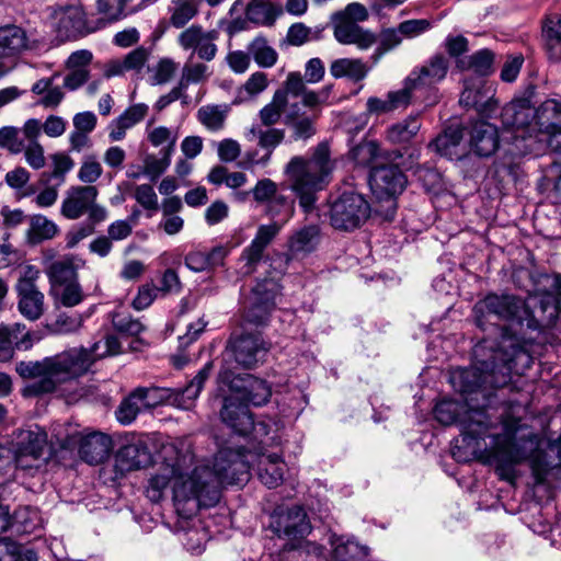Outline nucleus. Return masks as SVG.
I'll return each mask as SVG.
<instances>
[{
  "label": "nucleus",
  "mask_w": 561,
  "mask_h": 561,
  "mask_svg": "<svg viewBox=\"0 0 561 561\" xmlns=\"http://www.w3.org/2000/svg\"><path fill=\"white\" fill-rule=\"evenodd\" d=\"M49 24L62 41L84 36L100 28L99 24L88 20L81 4L53 9L49 14Z\"/></svg>",
  "instance_id": "nucleus-12"
},
{
  "label": "nucleus",
  "mask_w": 561,
  "mask_h": 561,
  "mask_svg": "<svg viewBox=\"0 0 561 561\" xmlns=\"http://www.w3.org/2000/svg\"><path fill=\"white\" fill-rule=\"evenodd\" d=\"M119 347L118 339L107 335L103 341L94 343L90 350L71 348L42 360L20 362L15 370L22 378L33 379L25 387V394L37 397L51 393L66 383L69 392L61 390V394L67 402H73L85 394L82 388H78L77 378L85 374L94 360L118 354Z\"/></svg>",
  "instance_id": "nucleus-3"
},
{
  "label": "nucleus",
  "mask_w": 561,
  "mask_h": 561,
  "mask_svg": "<svg viewBox=\"0 0 561 561\" xmlns=\"http://www.w3.org/2000/svg\"><path fill=\"white\" fill-rule=\"evenodd\" d=\"M248 51L261 68H272L278 60V54L263 36L255 37L248 46Z\"/></svg>",
  "instance_id": "nucleus-38"
},
{
  "label": "nucleus",
  "mask_w": 561,
  "mask_h": 561,
  "mask_svg": "<svg viewBox=\"0 0 561 561\" xmlns=\"http://www.w3.org/2000/svg\"><path fill=\"white\" fill-rule=\"evenodd\" d=\"M494 55L489 49H481L471 56L457 59V67L461 70H472L480 76H486L492 70Z\"/></svg>",
  "instance_id": "nucleus-41"
},
{
  "label": "nucleus",
  "mask_w": 561,
  "mask_h": 561,
  "mask_svg": "<svg viewBox=\"0 0 561 561\" xmlns=\"http://www.w3.org/2000/svg\"><path fill=\"white\" fill-rule=\"evenodd\" d=\"M277 191V184L271 179L259 180L254 187L251 190L252 196L256 203H268L266 207V214L272 218H275L278 215L277 210L275 209L276 205H286L285 197H276Z\"/></svg>",
  "instance_id": "nucleus-30"
},
{
  "label": "nucleus",
  "mask_w": 561,
  "mask_h": 561,
  "mask_svg": "<svg viewBox=\"0 0 561 561\" xmlns=\"http://www.w3.org/2000/svg\"><path fill=\"white\" fill-rule=\"evenodd\" d=\"M407 184L405 175L397 165L373 168L369 186L378 199H387L401 194Z\"/></svg>",
  "instance_id": "nucleus-22"
},
{
  "label": "nucleus",
  "mask_w": 561,
  "mask_h": 561,
  "mask_svg": "<svg viewBox=\"0 0 561 561\" xmlns=\"http://www.w3.org/2000/svg\"><path fill=\"white\" fill-rule=\"evenodd\" d=\"M370 207L362 194L344 192L330 205V222L334 229L350 231L369 217Z\"/></svg>",
  "instance_id": "nucleus-11"
},
{
  "label": "nucleus",
  "mask_w": 561,
  "mask_h": 561,
  "mask_svg": "<svg viewBox=\"0 0 561 561\" xmlns=\"http://www.w3.org/2000/svg\"><path fill=\"white\" fill-rule=\"evenodd\" d=\"M19 310L28 320H37L44 310V295L36 289L18 290Z\"/></svg>",
  "instance_id": "nucleus-37"
},
{
  "label": "nucleus",
  "mask_w": 561,
  "mask_h": 561,
  "mask_svg": "<svg viewBox=\"0 0 561 561\" xmlns=\"http://www.w3.org/2000/svg\"><path fill=\"white\" fill-rule=\"evenodd\" d=\"M402 39H412L431 28V22L425 19H413L401 22L397 27Z\"/></svg>",
  "instance_id": "nucleus-58"
},
{
  "label": "nucleus",
  "mask_w": 561,
  "mask_h": 561,
  "mask_svg": "<svg viewBox=\"0 0 561 561\" xmlns=\"http://www.w3.org/2000/svg\"><path fill=\"white\" fill-rule=\"evenodd\" d=\"M304 557L309 558V561H325L324 548L314 542H302V540L293 543L287 552V558L302 559Z\"/></svg>",
  "instance_id": "nucleus-51"
},
{
  "label": "nucleus",
  "mask_w": 561,
  "mask_h": 561,
  "mask_svg": "<svg viewBox=\"0 0 561 561\" xmlns=\"http://www.w3.org/2000/svg\"><path fill=\"white\" fill-rule=\"evenodd\" d=\"M219 414L222 423L240 436H250L257 444H267L273 439L270 434L275 432V425L270 420L254 422L249 404L230 392L224 397Z\"/></svg>",
  "instance_id": "nucleus-7"
},
{
  "label": "nucleus",
  "mask_w": 561,
  "mask_h": 561,
  "mask_svg": "<svg viewBox=\"0 0 561 561\" xmlns=\"http://www.w3.org/2000/svg\"><path fill=\"white\" fill-rule=\"evenodd\" d=\"M228 112L226 104L204 105L197 111V118L207 129L217 131L224 128Z\"/></svg>",
  "instance_id": "nucleus-42"
},
{
  "label": "nucleus",
  "mask_w": 561,
  "mask_h": 561,
  "mask_svg": "<svg viewBox=\"0 0 561 561\" xmlns=\"http://www.w3.org/2000/svg\"><path fill=\"white\" fill-rule=\"evenodd\" d=\"M448 69V58L443 54H435L423 66L411 71L408 76L409 84L415 87L421 94L432 93L433 100L430 104H433L436 101L435 85L446 78Z\"/></svg>",
  "instance_id": "nucleus-19"
},
{
  "label": "nucleus",
  "mask_w": 561,
  "mask_h": 561,
  "mask_svg": "<svg viewBox=\"0 0 561 561\" xmlns=\"http://www.w3.org/2000/svg\"><path fill=\"white\" fill-rule=\"evenodd\" d=\"M134 197L145 209L156 210L158 208V196L149 184L137 185Z\"/></svg>",
  "instance_id": "nucleus-63"
},
{
  "label": "nucleus",
  "mask_w": 561,
  "mask_h": 561,
  "mask_svg": "<svg viewBox=\"0 0 561 561\" xmlns=\"http://www.w3.org/2000/svg\"><path fill=\"white\" fill-rule=\"evenodd\" d=\"M211 370L213 363H206L194 379L183 389L139 387L136 390L146 409L169 403L176 405L180 409L188 410L193 407L194 401L199 396L205 381L210 376Z\"/></svg>",
  "instance_id": "nucleus-8"
},
{
  "label": "nucleus",
  "mask_w": 561,
  "mask_h": 561,
  "mask_svg": "<svg viewBox=\"0 0 561 561\" xmlns=\"http://www.w3.org/2000/svg\"><path fill=\"white\" fill-rule=\"evenodd\" d=\"M470 147L479 157L492 156L499 147L497 128L485 122H477L470 133Z\"/></svg>",
  "instance_id": "nucleus-27"
},
{
  "label": "nucleus",
  "mask_w": 561,
  "mask_h": 561,
  "mask_svg": "<svg viewBox=\"0 0 561 561\" xmlns=\"http://www.w3.org/2000/svg\"><path fill=\"white\" fill-rule=\"evenodd\" d=\"M267 444H257L255 450L224 447L215 456L213 468L195 458L193 444L188 438H174L162 444L160 463L149 478L146 496L160 502L171 490L176 512L185 519L191 518L201 507H210L220 500L225 484H244L255 458L260 481L268 489L279 486L284 481L287 465L277 453L266 447L276 443V435L270 434Z\"/></svg>",
  "instance_id": "nucleus-2"
},
{
  "label": "nucleus",
  "mask_w": 561,
  "mask_h": 561,
  "mask_svg": "<svg viewBox=\"0 0 561 561\" xmlns=\"http://www.w3.org/2000/svg\"><path fill=\"white\" fill-rule=\"evenodd\" d=\"M77 268L75 259L70 256L53 262L47 270L51 288L76 282Z\"/></svg>",
  "instance_id": "nucleus-35"
},
{
  "label": "nucleus",
  "mask_w": 561,
  "mask_h": 561,
  "mask_svg": "<svg viewBox=\"0 0 561 561\" xmlns=\"http://www.w3.org/2000/svg\"><path fill=\"white\" fill-rule=\"evenodd\" d=\"M30 47L26 32L14 24L0 27V59L14 61Z\"/></svg>",
  "instance_id": "nucleus-25"
},
{
  "label": "nucleus",
  "mask_w": 561,
  "mask_h": 561,
  "mask_svg": "<svg viewBox=\"0 0 561 561\" xmlns=\"http://www.w3.org/2000/svg\"><path fill=\"white\" fill-rule=\"evenodd\" d=\"M99 191L93 185L71 186L65 193L60 213L67 219H78L87 214L92 203L96 201Z\"/></svg>",
  "instance_id": "nucleus-23"
},
{
  "label": "nucleus",
  "mask_w": 561,
  "mask_h": 561,
  "mask_svg": "<svg viewBox=\"0 0 561 561\" xmlns=\"http://www.w3.org/2000/svg\"><path fill=\"white\" fill-rule=\"evenodd\" d=\"M47 443L46 433L36 426L34 430L22 431L19 434L15 449L18 468L27 470L37 468Z\"/></svg>",
  "instance_id": "nucleus-20"
},
{
  "label": "nucleus",
  "mask_w": 561,
  "mask_h": 561,
  "mask_svg": "<svg viewBox=\"0 0 561 561\" xmlns=\"http://www.w3.org/2000/svg\"><path fill=\"white\" fill-rule=\"evenodd\" d=\"M282 9L266 0H253L245 10L247 20L259 25H272Z\"/></svg>",
  "instance_id": "nucleus-34"
},
{
  "label": "nucleus",
  "mask_w": 561,
  "mask_h": 561,
  "mask_svg": "<svg viewBox=\"0 0 561 561\" xmlns=\"http://www.w3.org/2000/svg\"><path fill=\"white\" fill-rule=\"evenodd\" d=\"M284 123L293 129L295 140H307L316 134V127L310 117L296 118L293 113H288L285 115Z\"/></svg>",
  "instance_id": "nucleus-52"
},
{
  "label": "nucleus",
  "mask_w": 561,
  "mask_h": 561,
  "mask_svg": "<svg viewBox=\"0 0 561 561\" xmlns=\"http://www.w3.org/2000/svg\"><path fill=\"white\" fill-rule=\"evenodd\" d=\"M203 39L197 41V45L193 47L191 51V58L196 54L198 58L205 61H211L217 54L216 41L218 38V32L215 30L203 32Z\"/></svg>",
  "instance_id": "nucleus-50"
},
{
  "label": "nucleus",
  "mask_w": 561,
  "mask_h": 561,
  "mask_svg": "<svg viewBox=\"0 0 561 561\" xmlns=\"http://www.w3.org/2000/svg\"><path fill=\"white\" fill-rule=\"evenodd\" d=\"M57 231V225L43 215H34L30 219L28 238L34 243L54 238Z\"/></svg>",
  "instance_id": "nucleus-46"
},
{
  "label": "nucleus",
  "mask_w": 561,
  "mask_h": 561,
  "mask_svg": "<svg viewBox=\"0 0 561 561\" xmlns=\"http://www.w3.org/2000/svg\"><path fill=\"white\" fill-rule=\"evenodd\" d=\"M266 352V343L260 334H241L230 340L224 364L228 362L233 369L231 363L233 360L243 368H252L263 359Z\"/></svg>",
  "instance_id": "nucleus-17"
},
{
  "label": "nucleus",
  "mask_w": 561,
  "mask_h": 561,
  "mask_svg": "<svg viewBox=\"0 0 561 561\" xmlns=\"http://www.w3.org/2000/svg\"><path fill=\"white\" fill-rule=\"evenodd\" d=\"M279 290V284L273 278L257 282L245 298L244 320L256 327L265 325L276 306Z\"/></svg>",
  "instance_id": "nucleus-13"
},
{
  "label": "nucleus",
  "mask_w": 561,
  "mask_h": 561,
  "mask_svg": "<svg viewBox=\"0 0 561 561\" xmlns=\"http://www.w3.org/2000/svg\"><path fill=\"white\" fill-rule=\"evenodd\" d=\"M9 331L5 334H9L12 351L14 348L18 350H30L33 344L39 341V335L30 332L26 330V327L22 323H12L8 324Z\"/></svg>",
  "instance_id": "nucleus-48"
},
{
  "label": "nucleus",
  "mask_w": 561,
  "mask_h": 561,
  "mask_svg": "<svg viewBox=\"0 0 561 561\" xmlns=\"http://www.w3.org/2000/svg\"><path fill=\"white\" fill-rule=\"evenodd\" d=\"M321 229L318 225H307L293 231L287 241L293 257H305L314 252L321 242Z\"/></svg>",
  "instance_id": "nucleus-26"
},
{
  "label": "nucleus",
  "mask_w": 561,
  "mask_h": 561,
  "mask_svg": "<svg viewBox=\"0 0 561 561\" xmlns=\"http://www.w3.org/2000/svg\"><path fill=\"white\" fill-rule=\"evenodd\" d=\"M218 382L243 402L261 407L268 402L272 390L270 385L250 374H237L226 362L218 374Z\"/></svg>",
  "instance_id": "nucleus-9"
},
{
  "label": "nucleus",
  "mask_w": 561,
  "mask_h": 561,
  "mask_svg": "<svg viewBox=\"0 0 561 561\" xmlns=\"http://www.w3.org/2000/svg\"><path fill=\"white\" fill-rule=\"evenodd\" d=\"M550 290L536 294L527 300V307L530 308L531 319L528 327L542 329L554 324L561 312V276L554 275L549 278Z\"/></svg>",
  "instance_id": "nucleus-14"
},
{
  "label": "nucleus",
  "mask_w": 561,
  "mask_h": 561,
  "mask_svg": "<svg viewBox=\"0 0 561 561\" xmlns=\"http://www.w3.org/2000/svg\"><path fill=\"white\" fill-rule=\"evenodd\" d=\"M351 156L356 164L373 169L375 168L373 164L379 156V146L375 141L360 142L352 149Z\"/></svg>",
  "instance_id": "nucleus-53"
},
{
  "label": "nucleus",
  "mask_w": 561,
  "mask_h": 561,
  "mask_svg": "<svg viewBox=\"0 0 561 561\" xmlns=\"http://www.w3.org/2000/svg\"><path fill=\"white\" fill-rule=\"evenodd\" d=\"M531 128L535 133V146L550 142L561 135V101L550 99L535 108V119Z\"/></svg>",
  "instance_id": "nucleus-21"
},
{
  "label": "nucleus",
  "mask_w": 561,
  "mask_h": 561,
  "mask_svg": "<svg viewBox=\"0 0 561 561\" xmlns=\"http://www.w3.org/2000/svg\"><path fill=\"white\" fill-rule=\"evenodd\" d=\"M180 536L186 550L194 554H199L204 551L205 543L209 538L207 530L203 527L199 519H192L191 526L187 529L183 528V533Z\"/></svg>",
  "instance_id": "nucleus-40"
},
{
  "label": "nucleus",
  "mask_w": 561,
  "mask_h": 561,
  "mask_svg": "<svg viewBox=\"0 0 561 561\" xmlns=\"http://www.w3.org/2000/svg\"><path fill=\"white\" fill-rule=\"evenodd\" d=\"M462 139V129L460 127H448L443 134L437 136L430 147L434 148L439 154L448 157L449 159L460 158L462 152H459L458 147Z\"/></svg>",
  "instance_id": "nucleus-33"
},
{
  "label": "nucleus",
  "mask_w": 561,
  "mask_h": 561,
  "mask_svg": "<svg viewBox=\"0 0 561 561\" xmlns=\"http://www.w3.org/2000/svg\"><path fill=\"white\" fill-rule=\"evenodd\" d=\"M293 215V209L288 207L286 218L282 221L274 220L267 225H260L251 243L242 251L241 260L244 261L242 273L244 275L252 274L256 265L263 257L264 251L278 236L285 224Z\"/></svg>",
  "instance_id": "nucleus-18"
},
{
  "label": "nucleus",
  "mask_w": 561,
  "mask_h": 561,
  "mask_svg": "<svg viewBox=\"0 0 561 561\" xmlns=\"http://www.w3.org/2000/svg\"><path fill=\"white\" fill-rule=\"evenodd\" d=\"M27 164L35 169H42L45 165L44 148L38 141L28 142L23 145V150Z\"/></svg>",
  "instance_id": "nucleus-64"
},
{
  "label": "nucleus",
  "mask_w": 561,
  "mask_h": 561,
  "mask_svg": "<svg viewBox=\"0 0 561 561\" xmlns=\"http://www.w3.org/2000/svg\"><path fill=\"white\" fill-rule=\"evenodd\" d=\"M270 527L282 539L293 543L300 542L311 531L307 513L301 506L278 507L271 516Z\"/></svg>",
  "instance_id": "nucleus-15"
},
{
  "label": "nucleus",
  "mask_w": 561,
  "mask_h": 561,
  "mask_svg": "<svg viewBox=\"0 0 561 561\" xmlns=\"http://www.w3.org/2000/svg\"><path fill=\"white\" fill-rule=\"evenodd\" d=\"M55 436L57 443L64 449L78 447L81 459L91 465L104 461L113 446L112 438L101 432L84 433L73 428L65 435L58 431Z\"/></svg>",
  "instance_id": "nucleus-10"
},
{
  "label": "nucleus",
  "mask_w": 561,
  "mask_h": 561,
  "mask_svg": "<svg viewBox=\"0 0 561 561\" xmlns=\"http://www.w3.org/2000/svg\"><path fill=\"white\" fill-rule=\"evenodd\" d=\"M205 28L199 24H192L188 27H185L178 35V44L183 50H191L198 43V39H203V32Z\"/></svg>",
  "instance_id": "nucleus-62"
},
{
  "label": "nucleus",
  "mask_w": 561,
  "mask_h": 561,
  "mask_svg": "<svg viewBox=\"0 0 561 561\" xmlns=\"http://www.w3.org/2000/svg\"><path fill=\"white\" fill-rule=\"evenodd\" d=\"M209 76L208 66L202 62L187 61L182 69L181 85L199 83Z\"/></svg>",
  "instance_id": "nucleus-57"
},
{
  "label": "nucleus",
  "mask_w": 561,
  "mask_h": 561,
  "mask_svg": "<svg viewBox=\"0 0 561 561\" xmlns=\"http://www.w3.org/2000/svg\"><path fill=\"white\" fill-rule=\"evenodd\" d=\"M151 124L152 121L148 123V126ZM147 138L153 147H161L160 153L173 154L179 134L176 129L165 126H158L151 129L147 127Z\"/></svg>",
  "instance_id": "nucleus-39"
},
{
  "label": "nucleus",
  "mask_w": 561,
  "mask_h": 561,
  "mask_svg": "<svg viewBox=\"0 0 561 561\" xmlns=\"http://www.w3.org/2000/svg\"><path fill=\"white\" fill-rule=\"evenodd\" d=\"M422 94L415 87L409 84V78L404 80L403 88L398 91H391L387 94L389 105L392 111L407 107L413 98H420Z\"/></svg>",
  "instance_id": "nucleus-54"
},
{
  "label": "nucleus",
  "mask_w": 561,
  "mask_h": 561,
  "mask_svg": "<svg viewBox=\"0 0 561 561\" xmlns=\"http://www.w3.org/2000/svg\"><path fill=\"white\" fill-rule=\"evenodd\" d=\"M482 80L478 82L471 83L470 81H465V89L460 95V103L466 107L479 106L484 99L482 92Z\"/></svg>",
  "instance_id": "nucleus-59"
},
{
  "label": "nucleus",
  "mask_w": 561,
  "mask_h": 561,
  "mask_svg": "<svg viewBox=\"0 0 561 561\" xmlns=\"http://www.w3.org/2000/svg\"><path fill=\"white\" fill-rule=\"evenodd\" d=\"M331 171L330 152L325 144L318 145L310 158L296 156L287 163L285 173L290 188L306 211L313 207L316 194L328 184Z\"/></svg>",
  "instance_id": "nucleus-5"
},
{
  "label": "nucleus",
  "mask_w": 561,
  "mask_h": 561,
  "mask_svg": "<svg viewBox=\"0 0 561 561\" xmlns=\"http://www.w3.org/2000/svg\"><path fill=\"white\" fill-rule=\"evenodd\" d=\"M142 400L140 399L137 390L135 389L127 398H125L118 405L115 414L117 421L123 425L133 423L137 415L145 410Z\"/></svg>",
  "instance_id": "nucleus-45"
},
{
  "label": "nucleus",
  "mask_w": 561,
  "mask_h": 561,
  "mask_svg": "<svg viewBox=\"0 0 561 561\" xmlns=\"http://www.w3.org/2000/svg\"><path fill=\"white\" fill-rule=\"evenodd\" d=\"M330 543L333 549L334 561H365L368 549L360 546L353 538L345 536H331Z\"/></svg>",
  "instance_id": "nucleus-28"
},
{
  "label": "nucleus",
  "mask_w": 561,
  "mask_h": 561,
  "mask_svg": "<svg viewBox=\"0 0 561 561\" xmlns=\"http://www.w3.org/2000/svg\"><path fill=\"white\" fill-rule=\"evenodd\" d=\"M419 115H410L401 122L391 125L386 133L387 140L394 145L412 141L421 129Z\"/></svg>",
  "instance_id": "nucleus-32"
},
{
  "label": "nucleus",
  "mask_w": 561,
  "mask_h": 561,
  "mask_svg": "<svg viewBox=\"0 0 561 561\" xmlns=\"http://www.w3.org/2000/svg\"><path fill=\"white\" fill-rule=\"evenodd\" d=\"M245 137L249 140L257 138L259 146L267 151L266 160H268L273 150L284 140L285 130L273 127L263 129L257 125H253L247 131Z\"/></svg>",
  "instance_id": "nucleus-36"
},
{
  "label": "nucleus",
  "mask_w": 561,
  "mask_h": 561,
  "mask_svg": "<svg viewBox=\"0 0 561 561\" xmlns=\"http://www.w3.org/2000/svg\"><path fill=\"white\" fill-rule=\"evenodd\" d=\"M202 0H170L169 22L175 28L184 27L199 13Z\"/></svg>",
  "instance_id": "nucleus-31"
},
{
  "label": "nucleus",
  "mask_w": 561,
  "mask_h": 561,
  "mask_svg": "<svg viewBox=\"0 0 561 561\" xmlns=\"http://www.w3.org/2000/svg\"><path fill=\"white\" fill-rule=\"evenodd\" d=\"M287 104L286 92L275 91L272 101L261 108L259 113L262 125L271 127L278 123Z\"/></svg>",
  "instance_id": "nucleus-44"
},
{
  "label": "nucleus",
  "mask_w": 561,
  "mask_h": 561,
  "mask_svg": "<svg viewBox=\"0 0 561 561\" xmlns=\"http://www.w3.org/2000/svg\"><path fill=\"white\" fill-rule=\"evenodd\" d=\"M56 301L64 307H75L83 300V293L78 280L51 288Z\"/></svg>",
  "instance_id": "nucleus-49"
},
{
  "label": "nucleus",
  "mask_w": 561,
  "mask_h": 561,
  "mask_svg": "<svg viewBox=\"0 0 561 561\" xmlns=\"http://www.w3.org/2000/svg\"><path fill=\"white\" fill-rule=\"evenodd\" d=\"M19 134L20 130L16 127L0 128V147L7 148L11 153H20L23 150V141L19 138Z\"/></svg>",
  "instance_id": "nucleus-61"
},
{
  "label": "nucleus",
  "mask_w": 561,
  "mask_h": 561,
  "mask_svg": "<svg viewBox=\"0 0 561 561\" xmlns=\"http://www.w3.org/2000/svg\"><path fill=\"white\" fill-rule=\"evenodd\" d=\"M543 37L549 58L561 59V16H553L547 20L543 26Z\"/></svg>",
  "instance_id": "nucleus-43"
},
{
  "label": "nucleus",
  "mask_w": 561,
  "mask_h": 561,
  "mask_svg": "<svg viewBox=\"0 0 561 561\" xmlns=\"http://www.w3.org/2000/svg\"><path fill=\"white\" fill-rule=\"evenodd\" d=\"M149 107L145 103H137L127 107L117 119L127 128L130 129L136 124L141 122L147 115Z\"/></svg>",
  "instance_id": "nucleus-60"
},
{
  "label": "nucleus",
  "mask_w": 561,
  "mask_h": 561,
  "mask_svg": "<svg viewBox=\"0 0 561 561\" xmlns=\"http://www.w3.org/2000/svg\"><path fill=\"white\" fill-rule=\"evenodd\" d=\"M501 116L505 128L503 139L512 141L516 154H527L538 149L535 146V133L531 128L535 107L528 99L513 100L503 107Z\"/></svg>",
  "instance_id": "nucleus-6"
},
{
  "label": "nucleus",
  "mask_w": 561,
  "mask_h": 561,
  "mask_svg": "<svg viewBox=\"0 0 561 561\" xmlns=\"http://www.w3.org/2000/svg\"><path fill=\"white\" fill-rule=\"evenodd\" d=\"M171 156L170 153H161V157L147 154L144 159L146 176L151 181L157 180L170 167Z\"/></svg>",
  "instance_id": "nucleus-55"
},
{
  "label": "nucleus",
  "mask_w": 561,
  "mask_h": 561,
  "mask_svg": "<svg viewBox=\"0 0 561 561\" xmlns=\"http://www.w3.org/2000/svg\"><path fill=\"white\" fill-rule=\"evenodd\" d=\"M112 323L117 331L128 335H138L145 330L144 324L138 319H134L125 312H114Z\"/></svg>",
  "instance_id": "nucleus-56"
},
{
  "label": "nucleus",
  "mask_w": 561,
  "mask_h": 561,
  "mask_svg": "<svg viewBox=\"0 0 561 561\" xmlns=\"http://www.w3.org/2000/svg\"><path fill=\"white\" fill-rule=\"evenodd\" d=\"M152 455L144 440H135L118 449L115 455V469L119 473L138 470L149 466Z\"/></svg>",
  "instance_id": "nucleus-24"
},
{
  "label": "nucleus",
  "mask_w": 561,
  "mask_h": 561,
  "mask_svg": "<svg viewBox=\"0 0 561 561\" xmlns=\"http://www.w3.org/2000/svg\"><path fill=\"white\" fill-rule=\"evenodd\" d=\"M473 357L474 362L469 368L458 369L450 376V382L460 392L463 403L446 399L434 408V416L440 424H458L461 427L462 446L453 448V457L459 462L479 457L484 462L494 463L500 477L505 480L514 479L515 466L527 460L537 485L551 486L560 481L559 477L541 480L534 470V462L538 460L545 471L557 466L561 437L546 442L520 424L519 420L506 419L502 422L501 433L491 436L490 449L482 448L479 442L494 425V415L490 412L493 390L510 381L518 363L529 365V353L512 339L503 336L500 350L489 348L484 341L474 346Z\"/></svg>",
  "instance_id": "nucleus-1"
},
{
  "label": "nucleus",
  "mask_w": 561,
  "mask_h": 561,
  "mask_svg": "<svg viewBox=\"0 0 561 561\" xmlns=\"http://www.w3.org/2000/svg\"><path fill=\"white\" fill-rule=\"evenodd\" d=\"M369 70L360 58H339L330 65V73L333 78H347L354 82L365 79Z\"/></svg>",
  "instance_id": "nucleus-29"
},
{
  "label": "nucleus",
  "mask_w": 561,
  "mask_h": 561,
  "mask_svg": "<svg viewBox=\"0 0 561 561\" xmlns=\"http://www.w3.org/2000/svg\"><path fill=\"white\" fill-rule=\"evenodd\" d=\"M126 2L127 0H98V11L102 18L95 24H99L101 28L107 22H114L126 16Z\"/></svg>",
  "instance_id": "nucleus-47"
},
{
  "label": "nucleus",
  "mask_w": 561,
  "mask_h": 561,
  "mask_svg": "<svg viewBox=\"0 0 561 561\" xmlns=\"http://www.w3.org/2000/svg\"><path fill=\"white\" fill-rule=\"evenodd\" d=\"M368 19L369 11L363 3L351 2L331 14L330 24L335 41L342 45H355L359 50H367L377 44L370 56L376 65L387 53L399 47L403 39L396 27L383 28L377 35L359 25Z\"/></svg>",
  "instance_id": "nucleus-4"
},
{
  "label": "nucleus",
  "mask_w": 561,
  "mask_h": 561,
  "mask_svg": "<svg viewBox=\"0 0 561 561\" xmlns=\"http://www.w3.org/2000/svg\"><path fill=\"white\" fill-rule=\"evenodd\" d=\"M527 302L524 304L520 299L511 295H488L483 300L474 305L473 311L479 327H483L484 319L495 318L497 320H514L522 321L520 313L526 311Z\"/></svg>",
  "instance_id": "nucleus-16"
}]
</instances>
